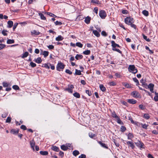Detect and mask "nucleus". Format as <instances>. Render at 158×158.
I'll return each mask as SVG.
<instances>
[{
	"instance_id": "25",
	"label": "nucleus",
	"mask_w": 158,
	"mask_h": 158,
	"mask_svg": "<svg viewBox=\"0 0 158 158\" xmlns=\"http://www.w3.org/2000/svg\"><path fill=\"white\" fill-rule=\"evenodd\" d=\"M64 39V38L61 35H59L58 37L56 38V40L57 41H60Z\"/></svg>"
},
{
	"instance_id": "1",
	"label": "nucleus",
	"mask_w": 158,
	"mask_h": 158,
	"mask_svg": "<svg viewBox=\"0 0 158 158\" xmlns=\"http://www.w3.org/2000/svg\"><path fill=\"white\" fill-rule=\"evenodd\" d=\"M111 46L112 47V50L114 51H115L120 53L122 56H123V54L121 51L119 49L116 48L117 47V44L115 43L114 41L112 40L111 41Z\"/></svg>"
},
{
	"instance_id": "56",
	"label": "nucleus",
	"mask_w": 158,
	"mask_h": 158,
	"mask_svg": "<svg viewBox=\"0 0 158 158\" xmlns=\"http://www.w3.org/2000/svg\"><path fill=\"white\" fill-rule=\"evenodd\" d=\"M141 141H139V140L138 141V142H135V143L137 147L139 148V146H140V144H141Z\"/></svg>"
},
{
	"instance_id": "9",
	"label": "nucleus",
	"mask_w": 158,
	"mask_h": 158,
	"mask_svg": "<svg viewBox=\"0 0 158 158\" xmlns=\"http://www.w3.org/2000/svg\"><path fill=\"white\" fill-rule=\"evenodd\" d=\"M154 85L152 83H150L148 86L147 88L149 89L152 93H154L153 89Z\"/></svg>"
},
{
	"instance_id": "16",
	"label": "nucleus",
	"mask_w": 158,
	"mask_h": 158,
	"mask_svg": "<svg viewBox=\"0 0 158 158\" xmlns=\"http://www.w3.org/2000/svg\"><path fill=\"white\" fill-rule=\"evenodd\" d=\"M126 135L127 136L128 139H131L134 138L133 134L131 133H129L128 134H126Z\"/></svg>"
},
{
	"instance_id": "29",
	"label": "nucleus",
	"mask_w": 158,
	"mask_h": 158,
	"mask_svg": "<svg viewBox=\"0 0 158 158\" xmlns=\"http://www.w3.org/2000/svg\"><path fill=\"white\" fill-rule=\"evenodd\" d=\"M32 35L34 34L36 35H38L40 34V32L38 31H37L35 30H34L31 31Z\"/></svg>"
},
{
	"instance_id": "21",
	"label": "nucleus",
	"mask_w": 158,
	"mask_h": 158,
	"mask_svg": "<svg viewBox=\"0 0 158 158\" xmlns=\"http://www.w3.org/2000/svg\"><path fill=\"white\" fill-rule=\"evenodd\" d=\"M3 86L4 87H7L11 86V85L10 83H7L6 82H3L2 84Z\"/></svg>"
},
{
	"instance_id": "59",
	"label": "nucleus",
	"mask_w": 158,
	"mask_h": 158,
	"mask_svg": "<svg viewBox=\"0 0 158 158\" xmlns=\"http://www.w3.org/2000/svg\"><path fill=\"white\" fill-rule=\"evenodd\" d=\"M18 24V23H14V24L13 25V31L15 30V29L17 27Z\"/></svg>"
},
{
	"instance_id": "26",
	"label": "nucleus",
	"mask_w": 158,
	"mask_h": 158,
	"mask_svg": "<svg viewBox=\"0 0 158 158\" xmlns=\"http://www.w3.org/2000/svg\"><path fill=\"white\" fill-rule=\"evenodd\" d=\"M83 57V56L80 54H77L75 57V59L77 60L82 59Z\"/></svg>"
},
{
	"instance_id": "20",
	"label": "nucleus",
	"mask_w": 158,
	"mask_h": 158,
	"mask_svg": "<svg viewBox=\"0 0 158 158\" xmlns=\"http://www.w3.org/2000/svg\"><path fill=\"white\" fill-rule=\"evenodd\" d=\"M34 61L36 63L40 64L42 62V60L40 57H38L37 59H35Z\"/></svg>"
},
{
	"instance_id": "30",
	"label": "nucleus",
	"mask_w": 158,
	"mask_h": 158,
	"mask_svg": "<svg viewBox=\"0 0 158 158\" xmlns=\"http://www.w3.org/2000/svg\"><path fill=\"white\" fill-rule=\"evenodd\" d=\"M74 96L77 98H79L80 97V95L79 93L76 92L73 94Z\"/></svg>"
},
{
	"instance_id": "14",
	"label": "nucleus",
	"mask_w": 158,
	"mask_h": 158,
	"mask_svg": "<svg viewBox=\"0 0 158 158\" xmlns=\"http://www.w3.org/2000/svg\"><path fill=\"white\" fill-rule=\"evenodd\" d=\"M51 148L52 150L56 152H58L60 150L59 148L58 147L53 145H52Z\"/></svg>"
},
{
	"instance_id": "57",
	"label": "nucleus",
	"mask_w": 158,
	"mask_h": 158,
	"mask_svg": "<svg viewBox=\"0 0 158 158\" xmlns=\"http://www.w3.org/2000/svg\"><path fill=\"white\" fill-rule=\"evenodd\" d=\"M20 127L21 129H23V130H25L27 129L26 126L24 125H22L20 126Z\"/></svg>"
},
{
	"instance_id": "60",
	"label": "nucleus",
	"mask_w": 158,
	"mask_h": 158,
	"mask_svg": "<svg viewBox=\"0 0 158 158\" xmlns=\"http://www.w3.org/2000/svg\"><path fill=\"white\" fill-rule=\"evenodd\" d=\"M6 45L3 44H0V50L4 48Z\"/></svg>"
},
{
	"instance_id": "54",
	"label": "nucleus",
	"mask_w": 158,
	"mask_h": 158,
	"mask_svg": "<svg viewBox=\"0 0 158 158\" xmlns=\"http://www.w3.org/2000/svg\"><path fill=\"white\" fill-rule=\"evenodd\" d=\"M101 35L104 36H107V34L105 31H102L101 32Z\"/></svg>"
},
{
	"instance_id": "42",
	"label": "nucleus",
	"mask_w": 158,
	"mask_h": 158,
	"mask_svg": "<svg viewBox=\"0 0 158 158\" xmlns=\"http://www.w3.org/2000/svg\"><path fill=\"white\" fill-rule=\"evenodd\" d=\"M90 51L89 50H87L86 51H84L83 52V54L86 55H88L90 54Z\"/></svg>"
},
{
	"instance_id": "5",
	"label": "nucleus",
	"mask_w": 158,
	"mask_h": 158,
	"mask_svg": "<svg viewBox=\"0 0 158 158\" xmlns=\"http://www.w3.org/2000/svg\"><path fill=\"white\" fill-rule=\"evenodd\" d=\"M131 95L132 97L135 98H141L140 94L136 91H133L131 92Z\"/></svg>"
},
{
	"instance_id": "40",
	"label": "nucleus",
	"mask_w": 158,
	"mask_h": 158,
	"mask_svg": "<svg viewBox=\"0 0 158 158\" xmlns=\"http://www.w3.org/2000/svg\"><path fill=\"white\" fill-rule=\"evenodd\" d=\"M91 2L98 4H101V3L98 0H92Z\"/></svg>"
},
{
	"instance_id": "10",
	"label": "nucleus",
	"mask_w": 158,
	"mask_h": 158,
	"mask_svg": "<svg viewBox=\"0 0 158 158\" xmlns=\"http://www.w3.org/2000/svg\"><path fill=\"white\" fill-rule=\"evenodd\" d=\"M19 129H12L10 131V133L13 135H16L18 134L19 132Z\"/></svg>"
},
{
	"instance_id": "38",
	"label": "nucleus",
	"mask_w": 158,
	"mask_h": 158,
	"mask_svg": "<svg viewBox=\"0 0 158 158\" xmlns=\"http://www.w3.org/2000/svg\"><path fill=\"white\" fill-rule=\"evenodd\" d=\"M39 15L40 16L41 19L45 20L46 19V17L44 16L43 14L41 13H39Z\"/></svg>"
},
{
	"instance_id": "17",
	"label": "nucleus",
	"mask_w": 158,
	"mask_h": 158,
	"mask_svg": "<svg viewBox=\"0 0 158 158\" xmlns=\"http://www.w3.org/2000/svg\"><path fill=\"white\" fill-rule=\"evenodd\" d=\"M123 85H124L126 88H132L131 84H129L128 83L123 82L122 83Z\"/></svg>"
},
{
	"instance_id": "2",
	"label": "nucleus",
	"mask_w": 158,
	"mask_h": 158,
	"mask_svg": "<svg viewBox=\"0 0 158 158\" xmlns=\"http://www.w3.org/2000/svg\"><path fill=\"white\" fill-rule=\"evenodd\" d=\"M128 70L129 72L135 74L138 72L137 69L136 68L134 65H130L128 68Z\"/></svg>"
},
{
	"instance_id": "37",
	"label": "nucleus",
	"mask_w": 158,
	"mask_h": 158,
	"mask_svg": "<svg viewBox=\"0 0 158 158\" xmlns=\"http://www.w3.org/2000/svg\"><path fill=\"white\" fill-rule=\"evenodd\" d=\"M28 52H26L23 54V55H22L21 57L22 58H26L28 56Z\"/></svg>"
},
{
	"instance_id": "34",
	"label": "nucleus",
	"mask_w": 158,
	"mask_h": 158,
	"mask_svg": "<svg viewBox=\"0 0 158 158\" xmlns=\"http://www.w3.org/2000/svg\"><path fill=\"white\" fill-rule=\"evenodd\" d=\"M142 35H143V38L147 41L149 42L151 41V40L149 38H148L144 34H143Z\"/></svg>"
},
{
	"instance_id": "63",
	"label": "nucleus",
	"mask_w": 158,
	"mask_h": 158,
	"mask_svg": "<svg viewBox=\"0 0 158 158\" xmlns=\"http://www.w3.org/2000/svg\"><path fill=\"white\" fill-rule=\"evenodd\" d=\"M142 85L146 89L147 88L148 85L145 82L144 83H143L142 84Z\"/></svg>"
},
{
	"instance_id": "53",
	"label": "nucleus",
	"mask_w": 158,
	"mask_h": 158,
	"mask_svg": "<svg viewBox=\"0 0 158 158\" xmlns=\"http://www.w3.org/2000/svg\"><path fill=\"white\" fill-rule=\"evenodd\" d=\"M30 65L32 67L34 68L36 66V64L33 63V62H31L30 63Z\"/></svg>"
},
{
	"instance_id": "24",
	"label": "nucleus",
	"mask_w": 158,
	"mask_h": 158,
	"mask_svg": "<svg viewBox=\"0 0 158 158\" xmlns=\"http://www.w3.org/2000/svg\"><path fill=\"white\" fill-rule=\"evenodd\" d=\"M8 26L9 28H11L13 24V23L12 21H9L7 22Z\"/></svg>"
},
{
	"instance_id": "4",
	"label": "nucleus",
	"mask_w": 158,
	"mask_h": 158,
	"mask_svg": "<svg viewBox=\"0 0 158 158\" xmlns=\"http://www.w3.org/2000/svg\"><path fill=\"white\" fill-rule=\"evenodd\" d=\"M65 66V65L62 62H58L56 66V70L60 71L61 69L63 70Z\"/></svg>"
},
{
	"instance_id": "7",
	"label": "nucleus",
	"mask_w": 158,
	"mask_h": 158,
	"mask_svg": "<svg viewBox=\"0 0 158 158\" xmlns=\"http://www.w3.org/2000/svg\"><path fill=\"white\" fill-rule=\"evenodd\" d=\"M74 87L73 85H68V87L65 89L64 91H67L69 93L72 94L73 93V89Z\"/></svg>"
},
{
	"instance_id": "51",
	"label": "nucleus",
	"mask_w": 158,
	"mask_h": 158,
	"mask_svg": "<svg viewBox=\"0 0 158 158\" xmlns=\"http://www.w3.org/2000/svg\"><path fill=\"white\" fill-rule=\"evenodd\" d=\"M140 149H144L145 148V146L142 142L140 144V145L139 147Z\"/></svg>"
},
{
	"instance_id": "55",
	"label": "nucleus",
	"mask_w": 158,
	"mask_h": 158,
	"mask_svg": "<svg viewBox=\"0 0 158 158\" xmlns=\"http://www.w3.org/2000/svg\"><path fill=\"white\" fill-rule=\"evenodd\" d=\"M85 92L89 96H90L92 95L91 91H90L89 90H86Z\"/></svg>"
},
{
	"instance_id": "50",
	"label": "nucleus",
	"mask_w": 158,
	"mask_h": 158,
	"mask_svg": "<svg viewBox=\"0 0 158 158\" xmlns=\"http://www.w3.org/2000/svg\"><path fill=\"white\" fill-rule=\"evenodd\" d=\"M47 14L48 15H49L52 17H57L55 15L51 13L47 12Z\"/></svg>"
},
{
	"instance_id": "43",
	"label": "nucleus",
	"mask_w": 158,
	"mask_h": 158,
	"mask_svg": "<svg viewBox=\"0 0 158 158\" xmlns=\"http://www.w3.org/2000/svg\"><path fill=\"white\" fill-rule=\"evenodd\" d=\"M139 107L140 109L142 110H144L146 109L145 106L142 104L139 105Z\"/></svg>"
},
{
	"instance_id": "23",
	"label": "nucleus",
	"mask_w": 158,
	"mask_h": 158,
	"mask_svg": "<svg viewBox=\"0 0 158 158\" xmlns=\"http://www.w3.org/2000/svg\"><path fill=\"white\" fill-rule=\"evenodd\" d=\"M99 88L101 90L102 92H105L106 90V88L104 86V85L102 84L100 85Z\"/></svg>"
},
{
	"instance_id": "27",
	"label": "nucleus",
	"mask_w": 158,
	"mask_h": 158,
	"mask_svg": "<svg viewBox=\"0 0 158 158\" xmlns=\"http://www.w3.org/2000/svg\"><path fill=\"white\" fill-rule=\"evenodd\" d=\"M40 154L43 156H46L48 154V152L46 151H40Z\"/></svg>"
},
{
	"instance_id": "45",
	"label": "nucleus",
	"mask_w": 158,
	"mask_h": 158,
	"mask_svg": "<svg viewBox=\"0 0 158 158\" xmlns=\"http://www.w3.org/2000/svg\"><path fill=\"white\" fill-rule=\"evenodd\" d=\"M120 129L121 132H123L126 130V128L124 126H122L121 127Z\"/></svg>"
},
{
	"instance_id": "41",
	"label": "nucleus",
	"mask_w": 158,
	"mask_h": 158,
	"mask_svg": "<svg viewBox=\"0 0 158 158\" xmlns=\"http://www.w3.org/2000/svg\"><path fill=\"white\" fill-rule=\"evenodd\" d=\"M12 88L15 90H20L19 87L16 85H15L12 86Z\"/></svg>"
},
{
	"instance_id": "6",
	"label": "nucleus",
	"mask_w": 158,
	"mask_h": 158,
	"mask_svg": "<svg viewBox=\"0 0 158 158\" xmlns=\"http://www.w3.org/2000/svg\"><path fill=\"white\" fill-rule=\"evenodd\" d=\"M122 140L124 141H125L126 142L128 146V147L131 148L132 149H134L135 147V146L134 144V143L131 141H126L124 140L123 139H122Z\"/></svg>"
},
{
	"instance_id": "64",
	"label": "nucleus",
	"mask_w": 158,
	"mask_h": 158,
	"mask_svg": "<svg viewBox=\"0 0 158 158\" xmlns=\"http://www.w3.org/2000/svg\"><path fill=\"white\" fill-rule=\"evenodd\" d=\"M86 155L84 154H81L79 156V158H86Z\"/></svg>"
},
{
	"instance_id": "3",
	"label": "nucleus",
	"mask_w": 158,
	"mask_h": 158,
	"mask_svg": "<svg viewBox=\"0 0 158 158\" xmlns=\"http://www.w3.org/2000/svg\"><path fill=\"white\" fill-rule=\"evenodd\" d=\"M124 22L126 24L130 25L131 23H134V21L131 17L129 16L125 18Z\"/></svg>"
},
{
	"instance_id": "36",
	"label": "nucleus",
	"mask_w": 158,
	"mask_h": 158,
	"mask_svg": "<svg viewBox=\"0 0 158 158\" xmlns=\"http://www.w3.org/2000/svg\"><path fill=\"white\" fill-rule=\"evenodd\" d=\"M15 43V41L13 40L8 39L7 41V43L8 44H13Z\"/></svg>"
},
{
	"instance_id": "28",
	"label": "nucleus",
	"mask_w": 158,
	"mask_h": 158,
	"mask_svg": "<svg viewBox=\"0 0 158 158\" xmlns=\"http://www.w3.org/2000/svg\"><path fill=\"white\" fill-rule=\"evenodd\" d=\"M79 154L80 152L79 151L77 150L74 151L73 152V156H75L78 155Z\"/></svg>"
},
{
	"instance_id": "48",
	"label": "nucleus",
	"mask_w": 158,
	"mask_h": 158,
	"mask_svg": "<svg viewBox=\"0 0 158 158\" xmlns=\"http://www.w3.org/2000/svg\"><path fill=\"white\" fill-rule=\"evenodd\" d=\"M116 118L117 122L118 123L121 124H123V123L121 121V119L118 117V118Z\"/></svg>"
},
{
	"instance_id": "61",
	"label": "nucleus",
	"mask_w": 158,
	"mask_h": 158,
	"mask_svg": "<svg viewBox=\"0 0 158 158\" xmlns=\"http://www.w3.org/2000/svg\"><path fill=\"white\" fill-rule=\"evenodd\" d=\"M65 72L66 73H68L70 75H71L72 74V72L68 69H66L65 70Z\"/></svg>"
},
{
	"instance_id": "33",
	"label": "nucleus",
	"mask_w": 158,
	"mask_h": 158,
	"mask_svg": "<svg viewBox=\"0 0 158 158\" xmlns=\"http://www.w3.org/2000/svg\"><path fill=\"white\" fill-rule=\"evenodd\" d=\"M155 96L154 98V100L156 102H157L158 101V93L155 92Z\"/></svg>"
},
{
	"instance_id": "62",
	"label": "nucleus",
	"mask_w": 158,
	"mask_h": 158,
	"mask_svg": "<svg viewBox=\"0 0 158 158\" xmlns=\"http://www.w3.org/2000/svg\"><path fill=\"white\" fill-rule=\"evenodd\" d=\"M7 31L3 30L2 32V34L4 36H6L7 35V34L6 33L7 32Z\"/></svg>"
},
{
	"instance_id": "15",
	"label": "nucleus",
	"mask_w": 158,
	"mask_h": 158,
	"mask_svg": "<svg viewBox=\"0 0 158 158\" xmlns=\"http://www.w3.org/2000/svg\"><path fill=\"white\" fill-rule=\"evenodd\" d=\"M91 19V17L89 16H87L85 18L84 21L86 23L89 24L90 23Z\"/></svg>"
},
{
	"instance_id": "22",
	"label": "nucleus",
	"mask_w": 158,
	"mask_h": 158,
	"mask_svg": "<svg viewBox=\"0 0 158 158\" xmlns=\"http://www.w3.org/2000/svg\"><path fill=\"white\" fill-rule=\"evenodd\" d=\"M60 148L62 150L64 151H67L69 149L68 147L64 144L61 145L60 146Z\"/></svg>"
},
{
	"instance_id": "31",
	"label": "nucleus",
	"mask_w": 158,
	"mask_h": 158,
	"mask_svg": "<svg viewBox=\"0 0 158 158\" xmlns=\"http://www.w3.org/2000/svg\"><path fill=\"white\" fill-rule=\"evenodd\" d=\"M111 116L113 118H117L118 117L114 111L111 112Z\"/></svg>"
},
{
	"instance_id": "19",
	"label": "nucleus",
	"mask_w": 158,
	"mask_h": 158,
	"mask_svg": "<svg viewBox=\"0 0 158 158\" xmlns=\"http://www.w3.org/2000/svg\"><path fill=\"white\" fill-rule=\"evenodd\" d=\"M93 33L95 35L98 37H99L100 36V34L97 30H93Z\"/></svg>"
},
{
	"instance_id": "39",
	"label": "nucleus",
	"mask_w": 158,
	"mask_h": 158,
	"mask_svg": "<svg viewBox=\"0 0 158 158\" xmlns=\"http://www.w3.org/2000/svg\"><path fill=\"white\" fill-rule=\"evenodd\" d=\"M142 13L143 15L146 16H148L149 15L148 11L146 10H143Z\"/></svg>"
},
{
	"instance_id": "13",
	"label": "nucleus",
	"mask_w": 158,
	"mask_h": 158,
	"mask_svg": "<svg viewBox=\"0 0 158 158\" xmlns=\"http://www.w3.org/2000/svg\"><path fill=\"white\" fill-rule=\"evenodd\" d=\"M41 54H42L44 56V57H46L48 56L49 53L48 51H43L42 50H41Z\"/></svg>"
},
{
	"instance_id": "46",
	"label": "nucleus",
	"mask_w": 158,
	"mask_h": 158,
	"mask_svg": "<svg viewBox=\"0 0 158 158\" xmlns=\"http://www.w3.org/2000/svg\"><path fill=\"white\" fill-rule=\"evenodd\" d=\"M11 118L10 117H8L6 121V123H10L11 122Z\"/></svg>"
},
{
	"instance_id": "49",
	"label": "nucleus",
	"mask_w": 158,
	"mask_h": 158,
	"mask_svg": "<svg viewBox=\"0 0 158 158\" xmlns=\"http://www.w3.org/2000/svg\"><path fill=\"white\" fill-rule=\"evenodd\" d=\"M76 46L79 47L81 48L83 47V44L80 42H77L76 43Z\"/></svg>"
},
{
	"instance_id": "35",
	"label": "nucleus",
	"mask_w": 158,
	"mask_h": 158,
	"mask_svg": "<svg viewBox=\"0 0 158 158\" xmlns=\"http://www.w3.org/2000/svg\"><path fill=\"white\" fill-rule=\"evenodd\" d=\"M143 117L146 119H148L150 118V116L148 114H144Z\"/></svg>"
},
{
	"instance_id": "18",
	"label": "nucleus",
	"mask_w": 158,
	"mask_h": 158,
	"mask_svg": "<svg viewBox=\"0 0 158 158\" xmlns=\"http://www.w3.org/2000/svg\"><path fill=\"white\" fill-rule=\"evenodd\" d=\"M30 144L31 147L33 149V150H34V146L35 145V142L33 139L30 141Z\"/></svg>"
},
{
	"instance_id": "12",
	"label": "nucleus",
	"mask_w": 158,
	"mask_h": 158,
	"mask_svg": "<svg viewBox=\"0 0 158 158\" xmlns=\"http://www.w3.org/2000/svg\"><path fill=\"white\" fill-rule=\"evenodd\" d=\"M127 102L130 104H134L137 103V101L133 99H128L127 100Z\"/></svg>"
},
{
	"instance_id": "32",
	"label": "nucleus",
	"mask_w": 158,
	"mask_h": 158,
	"mask_svg": "<svg viewBox=\"0 0 158 158\" xmlns=\"http://www.w3.org/2000/svg\"><path fill=\"white\" fill-rule=\"evenodd\" d=\"M75 74L76 75H81V71L80 70H78L77 69H76Z\"/></svg>"
},
{
	"instance_id": "47",
	"label": "nucleus",
	"mask_w": 158,
	"mask_h": 158,
	"mask_svg": "<svg viewBox=\"0 0 158 158\" xmlns=\"http://www.w3.org/2000/svg\"><path fill=\"white\" fill-rule=\"evenodd\" d=\"M42 67H44L45 68L48 69H50L49 66H48L47 64H46V63L43 64Z\"/></svg>"
},
{
	"instance_id": "58",
	"label": "nucleus",
	"mask_w": 158,
	"mask_h": 158,
	"mask_svg": "<svg viewBox=\"0 0 158 158\" xmlns=\"http://www.w3.org/2000/svg\"><path fill=\"white\" fill-rule=\"evenodd\" d=\"M59 155L61 156V157H63L64 156V152L61 151H60Z\"/></svg>"
},
{
	"instance_id": "11",
	"label": "nucleus",
	"mask_w": 158,
	"mask_h": 158,
	"mask_svg": "<svg viewBox=\"0 0 158 158\" xmlns=\"http://www.w3.org/2000/svg\"><path fill=\"white\" fill-rule=\"evenodd\" d=\"M98 142L102 147L106 149H108V146L105 143H102L101 141H98Z\"/></svg>"
},
{
	"instance_id": "8",
	"label": "nucleus",
	"mask_w": 158,
	"mask_h": 158,
	"mask_svg": "<svg viewBox=\"0 0 158 158\" xmlns=\"http://www.w3.org/2000/svg\"><path fill=\"white\" fill-rule=\"evenodd\" d=\"M99 15L100 17L102 19H104L107 15L106 12L103 10H101L99 11Z\"/></svg>"
},
{
	"instance_id": "44",
	"label": "nucleus",
	"mask_w": 158,
	"mask_h": 158,
	"mask_svg": "<svg viewBox=\"0 0 158 158\" xmlns=\"http://www.w3.org/2000/svg\"><path fill=\"white\" fill-rule=\"evenodd\" d=\"M89 136L91 138H93L94 137L96 136L95 134H93L92 133L90 132L89 133Z\"/></svg>"
},
{
	"instance_id": "52",
	"label": "nucleus",
	"mask_w": 158,
	"mask_h": 158,
	"mask_svg": "<svg viewBox=\"0 0 158 158\" xmlns=\"http://www.w3.org/2000/svg\"><path fill=\"white\" fill-rule=\"evenodd\" d=\"M54 23L56 25L60 26L62 24V23L61 22H59L58 21H56V22H55Z\"/></svg>"
}]
</instances>
